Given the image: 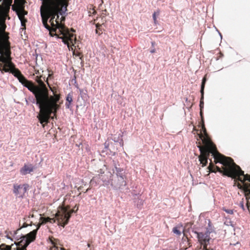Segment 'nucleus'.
<instances>
[{"instance_id": "obj_2", "label": "nucleus", "mask_w": 250, "mask_h": 250, "mask_svg": "<svg viewBox=\"0 0 250 250\" xmlns=\"http://www.w3.org/2000/svg\"><path fill=\"white\" fill-rule=\"evenodd\" d=\"M6 25L0 26V53L3 50L2 54L1 62L11 68V73L16 77L19 82L25 87L27 79L22 74L19 69L15 67V65L12 62L11 43L9 40V34L5 32Z\"/></svg>"}, {"instance_id": "obj_37", "label": "nucleus", "mask_w": 250, "mask_h": 250, "mask_svg": "<svg viewBox=\"0 0 250 250\" xmlns=\"http://www.w3.org/2000/svg\"><path fill=\"white\" fill-rule=\"evenodd\" d=\"M150 52L151 53H155V49H152L150 50Z\"/></svg>"}, {"instance_id": "obj_22", "label": "nucleus", "mask_w": 250, "mask_h": 250, "mask_svg": "<svg viewBox=\"0 0 250 250\" xmlns=\"http://www.w3.org/2000/svg\"><path fill=\"white\" fill-rule=\"evenodd\" d=\"M13 247H14V244L9 246L6 245L5 244H2L0 245V250H13Z\"/></svg>"}, {"instance_id": "obj_6", "label": "nucleus", "mask_w": 250, "mask_h": 250, "mask_svg": "<svg viewBox=\"0 0 250 250\" xmlns=\"http://www.w3.org/2000/svg\"><path fill=\"white\" fill-rule=\"evenodd\" d=\"M200 154L198 156L199 160L202 167H205L208 164V160L209 154H211L214 158L215 164L220 163L223 165V167H226L229 157H226L221 154L219 152H213L211 151L200 150Z\"/></svg>"}, {"instance_id": "obj_25", "label": "nucleus", "mask_w": 250, "mask_h": 250, "mask_svg": "<svg viewBox=\"0 0 250 250\" xmlns=\"http://www.w3.org/2000/svg\"><path fill=\"white\" fill-rule=\"evenodd\" d=\"M160 11L159 10H158L156 12H154V13L153 14V15H152V17H153V19L154 20V23L156 24V22H157V18H156V16H159V14H160Z\"/></svg>"}, {"instance_id": "obj_12", "label": "nucleus", "mask_w": 250, "mask_h": 250, "mask_svg": "<svg viewBox=\"0 0 250 250\" xmlns=\"http://www.w3.org/2000/svg\"><path fill=\"white\" fill-rule=\"evenodd\" d=\"M29 186L27 184L22 185L14 184L13 186V193L19 198H22L26 192Z\"/></svg>"}, {"instance_id": "obj_9", "label": "nucleus", "mask_w": 250, "mask_h": 250, "mask_svg": "<svg viewBox=\"0 0 250 250\" xmlns=\"http://www.w3.org/2000/svg\"><path fill=\"white\" fill-rule=\"evenodd\" d=\"M54 218L56 221H57L58 225L64 228L68 224L70 219V215L67 213V208L65 207H59Z\"/></svg>"}, {"instance_id": "obj_8", "label": "nucleus", "mask_w": 250, "mask_h": 250, "mask_svg": "<svg viewBox=\"0 0 250 250\" xmlns=\"http://www.w3.org/2000/svg\"><path fill=\"white\" fill-rule=\"evenodd\" d=\"M199 139H201L203 146L201 145V142H199L198 147L199 150H205L213 152H218L215 145L212 142L208 135H203L201 131L198 134Z\"/></svg>"}, {"instance_id": "obj_1", "label": "nucleus", "mask_w": 250, "mask_h": 250, "mask_svg": "<svg viewBox=\"0 0 250 250\" xmlns=\"http://www.w3.org/2000/svg\"><path fill=\"white\" fill-rule=\"evenodd\" d=\"M35 84L33 82L27 80L25 87L31 92L35 97L36 104L40 109L38 118L41 124H47L53 113L56 116L57 111L60 108L58 102L60 99V94L49 95V90L42 80L40 79Z\"/></svg>"}, {"instance_id": "obj_41", "label": "nucleus", "mask_w": 250, "mask_h": 250, "mask_svg": "<svg viewBox=\"0 0 250 250\" xmlns=\"http://www.w3.org/2000/svg\"><path fill=\"white\" fill-rule=\"evenodd\" d=\"M71 30L72 31V32H75V31L73 29V28H71Z\"/></svg>"}, {"instance_id": "obj_17", "label": "nucleus", "mask_w": 250, "mask_h": 250, "mask_svg": "<svg viewBox=\"0 0 250 250\" xmlns=\"http://www.w3.org/2000/svg\"><path fill=\"white\" fill-rule=\"evenodd\" d=\"M34 169V167L32 164H24L23 167L21 168L20 173L21 175H25L33 171Z\"/></svg>"}, {"instance_id": "obj_28", "label": "nucleus", "mask_w": 250, "mask_h": 250, "mask_svg": "<svg viewBox=\"0 0 250 250\" xmlns=\"http://www.w3.org/2000/svg\"><path fill=\"white\" fill-rule=\"evenodd\" d=\"M66 208H67V213L70 215V217L71 214L73 212H76V210H75L74 209H72L69 210L68 209L69 208H68L67 207H66Z\"/></svg>"}, {"instance_id": "obj_38", "label": "nucleus", "mask_w": 250, "mask_h": 250, "mask_svg": "<svg viewBox=\"0 0 250 250\" xmlns=\"http://www.w3.org/2000/svg\"><path fill=\"white\" fill-rule=\"evenodd\" d=\"M12 9L14 11L16 10V7H15V6L14 5L12 6Z\"/></svg>"}, {"instance_id": "obj_5", "label": "nucleus", "mask_w": 250, "mask_h": 250, "mask_svg": "<svg viewBox=\"0 0 250 250\" xmlns=\"http://www.w3.org/2000/svg\"><path fill=\"white\" fill-rule=\"evenodd\" d=\"M51 19L49 22L51 24L49 34L51 36H56L58 38L62 39L64 44H67L70 49L71 45H74L76 42V35L70 33L69 29L64 24L60 23L59 16L57 15H50Z\"/></svg>"}, {"instance_id": "obj_34", "label": "nucleus", "mask_w": 250, "mask_h": 250, "mask_svg": "<svg viewBox=\"0 0 250 250\" xmlns=\"http://www.w3.org/2000/svg\"><path fill=\"white\" fill-rule=\"evenodd\" d=\"M3 51V50L2 49L1 51V52L0 53V62L1 61L2 54Z\"/></svg>"}, {"instance_id": "obj_18", "label": "nucleus", "mask_w": 250, "mask_h": 250, "mask_svg": "<svg viewBox=\"0 0 250 250\" xmlns=\"http://www.w3.org/2000/svg\"><path fill=\"white\" fill-rule=\"evenodd\" d=\"M40 220L42 222L41 224H46L48 222H49L51 223H54L56 222V219H55L54 217L50 218L49 217H41L40 218Z\"/></svg>"}, {"instance_id": "obj_27", "label": "nucleus", "mask_w": 250, "mask_h": 250, "mask_svg": "<svg viewBox=\"0 0 250 250\" xmlns=\"http://www.w3.org/2000/svg\"><path fill=\"white\" fill-rule=\"evenodd\" d=\"M222 210L229 214H233L234 213V211L232 209H226V208H223Z\"/></svg>"}, {"instance_id": "obj_20", "label": "nucleus", "mask_w": 250, "mask_h": 250, "mask_svg": "<svg viewBox=\"0 0 250 250\" xmlns=\"http://www.w3.org/2000/svg\"><path fill=\"white\" fill-rule=\"evenodd\" d=\"M10 70L11 68L6 66L5 63H2L1 62H0V71L2 73L3 72H10Z\"/></svg>"}, {"instance_id": "obj_16", "label": "nucleus", "mask_w": 250, "mask_h": 250, "mask_svg": "<svg viewBox=\"0 0 250 250\" xmlns=\"http://www.w3.org/2000/svg\"><path fill=\"white\" fill-rule=\"evenodd\" d=\"M27 14V12L23 9L17 11V15L21 21V26L23 29L25 28V23L27 22V20L24 18V15Z\"/></svg>"}, {"instance_id": "obj_39", "label": "nucleus", "mask_w": 250, "mask_h": 250, "mask_svg": "<svg viewBox=\"0 0 250 250\" xmlns=\"http://www.w3.org/2000/svg\"><path fill=\"white\" fill-rule=\"evenodd\" d=\"M27 226H28V225L26 224V223H25V225H23V227H26Z\"/></svg>"}, {"instance_id": "obj_29", "label": "nucleus", "mask_w": 250, "mask_h": 250, "mask_svg": "<svg viewBox=\"0 0 250 250\" xmlns=\"http://www.w3.org/2000/svg\"><path fill=\"white\" fill-rule=\"evenodd\" d=\"M173 231L174 233L178 234V235H180L181 234V232L180 230H179L177 228H173Z\"/></svg>"}, {"instance_id": "obj_42", "label": "nucleus", "mask_w": 250, "mask_h": 250, "mask_svg": "<svg viewBox=\"0 0 250 250\" xmlns=\"http://www.w3.org/2000/svg\"><path fill=\"white\" fill-rule=\"evenodd\" d=\"M87 246H88V247H90V245L89 244H87Z\"/></svg>"}, {"instance_id": "obj_30", "label": "nucleus", "mask_w": 250, "mask_h": 250, "mask_svg": "<svg viewBox=\"0 0 250 250\" xmlns=\"http://www.w3.org/2000/svg\"><path fill=\"white\" fill-rule=\"evenodd\" d=\"M29 218H33L34 217V212H33V210H32L30 213H29Z\"/></svg>"}, {"instance_id": "obj_7", "label": "nucleus", "mask_w": 250, "mask_h": 250, "mask_svg": "<svg viewBox=\"0 0 250 250\" xmlns=\"http://www.w3.org/2000/svg\"><path fill=\"white\" fill-rule=\"evenodd\" d=\"M40 226V225H38L36 229L33 230L25 236L23 237L20 241L15 243L14 244V247H13V250H26V247L28 245L35 240L37 231Z\"/></svg>"}, {"instance_id": "obj_4", "label": "nucleus", "mask_w": 250, "mask_h": 250, "mask_svg": "<svg viewBox=\"0 0 250 250\" xmlns=\"http://www.w3.org/2000/svg\"><path fill=\"white\" fill-rule=\"evenodd\" d=\"M210 163L208 168L209 172H216L217 171L222 173L223 175L231 177L234 179V181H239L244 183L246 181L250 182V175L244 174V172L241 169L240 167L237 165L233 159L229 157L226 167H219L215 166L212 160L210 159Z\"/></svg>"}, {"instance_id": "obj_35", "label": "nucleus", "mask_w": 250, "mask_h": 250, "mask_svg": "<svg viewBox=\"0 0 250 250\" xmlns=\"http://www.w3.org/2000/svg\"><path fill=\"white\" fill-rule=\"evenodd\" d=\"M78 208H79V207L77 205H76L75 207H74V208L73 209H76V211H77L78 210Z\"/></svg>"}, {"instance_id": "obj_40", "label": "nucleus", "mask_w": 250, "mask_h": 250, "mask_svg": "<svg viewBox=\"0 0 250 250\" xmlns=\"http://www.w3.org/2000/svg\"><path fill=\"white\" fill-rule=\"evenodd\" d=\"M64 20V18L62 17L61 18V21H62V20Z\"/></svg>"}, {"instance_id": "obj_19", "label": "nucleus", "mask_w": 250, "mask_h": 250, "mask_svg": "<svg viewBox=\"0 0 250 250\" xmlns=\"http://www.w3.org/2000/svg\"><path fill=\"white\" fill-rule=\"evenodd\" d=\"M243 183V190H244L246 196L250 194V183H246L244 182Z\"/></svg>"}, {"instance_id": "obj_21", "label": "nucleus", "mask_w": 250, "mask_h": 250, "mask_svg": "<svg viewBox=\"0 0 250 250\" xmlns=\"http://www.w3.org/2000/svg\"><path fill=\"white\" fill-rule=\"evenodd\" d=\"M66 102L65 103V106L66 108H69L70 105L73 101V96L72 93H68L66 98Z\"/></svg>"}, {"instance_id": "obj_13", "label": "nucleus", "mask_w": 250, "mask_h": 250, "mask_svg": "<svg viewBox=\"0 0 250 250\" xmlns=\"http://www.w3.org/2000/svg\"><path fill=\"white\" fill-rule=\"evenodd\" d=\"M13 0H3L2 1V23H0V26L5 24L6 18L8 17L10 9V6L12 5Z\"/></svg>"}, {"instance_id": "obj_44", "label": "nucleus", "mask_w": 250, "mask_h": 250, "mask_svg": "<svg viewBox=\"0 0 250 250\" xmlns=\"http://www.w3.org/2000/svg\"><path fill=\"white\" fill-rule=\"evenodd\" d=\"M242 207L243 208H244V205H242Z\"/></svg>"}, {"instance_id": "obj_23", "label": "nucleus", "mask_w": 250, "mask_h": 250, "mask_svg": "<svg viewBox=\"0 0 250 250\" xmlns=\"http://www.w3.org/2000/svg\"><path fill=\"white\" fill-rule=\"evenodd\" d=\"M96 34H98L99 35H100L103 33L102 29L101 28V24H100V23H97L96 24Z\"/></svg>"}, {"instance_id": "obj_32", "label": "nucleus", "mask_w": 250, "mask_h": 250, "mask_svg": "<svg viewBox=\"0 0 250 250\" xmlns=\"http://www.w3.org/2000/svg\"><path fill=\"white\" fill-rule=\"evenodd\" d=\"M237 187L239 188L243 189V185H241V184L238 183Z\"/></svg>"}, {"instance_id": "obj_26", "label": "nucleus", "mask_w": 250, "mask_h": 250, "mask_svg": "<svg viewBox=\"0 0 250 250\" xmlns=\"http://www.w3.org/2000/svg\"><path fill=\"white\" fill-rule=\"evenodd\" d=\"M202 123L201 125V128H202V130L203 132V133H202V134H203V135H204L207 134L208 133L207 132L206 128L205 127V125L204 121H203V117H202Z\"/></svg>"}, {"instance_id": "obj_10", "label": "nucleus", "mask_w": 250, "mask_h": 250, "mask_svg": "<svg viewBox=\"0 0 250 250\" xmlns=\"http://www.w3.org/2000/svg\"><path fill=\"white\" fill-rule=\"evenodd\" d=\"M112 174L110 172H104L101 171L100 174L95 176L90 181L92 184L95 183L96 184H101L103 185H108L112 180L111 177Z\"/></svg>"}, {"instance_id": "obj_11", "label": "nucleus", "mask_w": 250, "mask_h": 250, "mask_svg": "<svg viewBox=\"0 0 250 250\" xmlns=\"http://www.w3.org/2000/svg\"><path fill=\"white\" fill-rule=\"evenodd\" d=\"M116 170V179H114L113 184L117 188L121 189L125 187L126 182L125 180V176L123 174V169L120 168L115 167Z\"/></svg>"}, {"instance_id": "obj_33", "label": "nucleus", "mask_w": 250, "mask_h": 250, "mask_svg": "<svg viewBox=\"0 0 250 250\" xmlns=\"http://www.w3.org/2000/svg\"><path fill=\"white\" fill-rule=\"evenodd\" d=\"M52 75H53V73H52L51 74L49 73L48 78H51V76H52ZM48 78H47V79H46V83H47V84H48Z\"/></svg>"}, {"instance_id": "obj_36", "label": "nucleus", "mask_w": 250, "mask_h": 250, "mask_svg": "<svg viewBox=\"0 0 250 250\" xmlns=\"http://www.w3.org/2000/svg\"><path fill=\"white\" fill-rule=\"evenodd\" d=\"M92 11H93V12H92V14L93 15H95V14H96V10H95V9H92Z\"/></svg>"}, {"instance_id": "obj_3", "label": "nucleus", "mask_w": 250, "mask_h": 250, "mask_svg": "<svg viewBox=\"0 0 250 250\" xmlns=\"http://www.w3.org/2000/svg\"><path fill=\"white\" fill-rule=\"evenodd\" d=\"M42 5L41 7V15L42 23L48 30H50V26L48 24L47 21L50 15H57L60 13L61 15L67 11L69 0H42Z\"/></svg>"}, {"instance_id": "obj_15", "label": "nucleus", "mask_w": 250, "mask_h": 250, "mask_svg": "<svg viewBox=\"0 0 250 250\" xmlns=\"http://www.w3.org/2000/svg\"><path fill=\"white\" fill-rule=\"evenodd\" d=\"M207 75H206L202 79L201 86V90L200 92L201 94V97L200 101V115L202 117V109L204 107V88L205 86V84L207 82Z\"/></svg>"}, {"instance_id": "obj_31", "label": "nucleus", "mask_w": 250, "mask_h": 250, "mask_svg": "<svg viewBox=\"0 0 250 250\" xmlns=\"http://www.w3.org/2000/svg\"><path fill=\"white\" fill-rule=\"evenodd\" d=\"M41 78H42L41 76H37L35 77V80L37 83L38 82V81H39L40 79H41Z\"/></svg>"}, {"instance_id": "obj_45", "label": "nucleus", "mask_w": 250, "mask_h": 250, "mask_svg": "<svg viewBox=\"0 0 250 250\" xmlns=\"http://www.w3.org/2000/svg\"><path fill=\"white\" fill-rule=\"evenodd\" d=\"M17 0H15V2H16V1H17Z\"/></svg>"}, {"instance_id": "obj_24", "label": "nucleus", "mask_w": 250, "mask_h": 250, "mask_svg": "<svg viewBox=\"0 0 250 250\" xmlns=\"http://www.w3.org/2000/svg\"><path fill=\"white\" fill-rule=\"evenodd\" d=\"M51 241L52 244H53V246L50 248V250H65L63 248L57 247L55 242H54L51 239Z\"/></svg>"}, {"instance_id": "obj_14", "label": "nucleus", "mask_w": 250, "mask_h": 250, "mask_svg": "<svg viewBox=\"0 0 250 250\" xmlns=\"http://www.w3.org/2000/svg\"><path fill=\"white\" fill-rule=\"evenodd\" d=\"M197 234L198 240L201 246H203V250H208L207 246L210 239L209 234L208 232H199L197 233Z\"/></svg>"}, {"instance_id": "obj_43", "label": "nucleus", "mask_w": 250, "mask_h": 250, "mask_svg": "<svg viewBox=\"0 0 250 250\" xmlns=\"http://www.w3.org/2000/svg\"><path fill=\"white\" fill-rule=\"evenodd\" d=\"M194 130H196L197 131H198V130H196L195 127H194Z\"/></svg>"}]
</instances>
